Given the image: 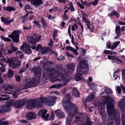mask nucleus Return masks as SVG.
<instances>
[{
    "label": "nucleus",
    "instance_id": "nucleus-1",
    "mask_svg": "<svg viewBox=\"0 0 125 125\" xmlns=\"http://www.w3.org/2000/svg\"><path fill=\"white\" fill-rule=\"evenodd\" d=\"M69 72H68L65 71L64 69L62 68H56L48 67L47 69L46 68L43 71V74L51 78L54 75H56L61 79L63 80V84H56V88L60 89L63 85H65L70 80L69 77L68 76V74L69 73Z\"/></svg>",
    "mask_w": 125,
    "mask_h": 125
},
{
    "label": "nucleus",
    "instance_id": "nucleus-2",
    "mask_svg": "<svg viewBox=\"0 0 125 125\" xmlns=\"http://www.w3.org/2000/svg\"><path fill=\"white\" fill-rule=\"evenodd\" d=\"M57 97L55 96H49L43 97L41 96L33 100L29 101L26 105V107L32 109L36 107L39 108L42 106V104L47 106H52L55 104Z\"/></svg>",
    "mask_w": 125,
    "mask_h": 125
},
{
    "label": "nucleus",
    "instance_id": "nucleus-3",
    "mask_svg": "<svg viewBox=\"0 0 125 125\" xmlns=\"http://www.w3.org/2000/svg\"><path fill=\"white\" fill-rule=\"evenodd\" d=\"M104 103L107 104L106 106L107 112L110 119L112 120L107 125H111L113 123L112 120L115 119L116 125H120V122L119 119V116L118 114V111L114 109L115 101L113 98L108 96H102Z\"/></svg>",
    "mask_w": 125,
    "mask_h": 125
},
{
    "label": "nucleus",
    "instance_id": "nucleus-4",
    "mask_svg": "<svg viewBox=\"0 0 125 125\" xmlns=\"http://www.w3.org/2000/svg\"><path fill=\"white\" fill-rule=\"evenodd\" d=\"M71 100V96L69 94H67L64 97L62 103L65 111L69 116L72 117L73 115L78 111V109L74 104L70 102Z\"/></svg>",
    "mask_w": 125,
    "mask_h": 125
},
{
    "label": "nucleus",
    "instance_id": "nucleus-5",
    "mask_svg": "<svg viewBox=\"0 0 125 125\" xmlns=\"http://www.w3.org/2000/svg\"><path fill=\"white\" fill-rule=\"evenodd\" d=\"M31 72L34 73L35 78L31 80L30 79L26 80V82H24L23 87L20 89H24L32 86H35L39 82V78L41 76V69L35 67L33 68Z\"/></svg>",
    "mask_w": 125,
    "mask_h": 125
},
{
    "label": "nucleus",
    "instance_id": "nucleus-6",
    "mask_svg": "<svg viewBox=\"0 0 125 125\" xmlns=\"http://www.w3.org/2000/svg\"><path fill=\"white\" fill-rule=\"evenodd\" d=\"M88 68V65L86 64V62L85 61H82L79 63L77 67V74L75 76V79L76 81H79L83 79L82 75L79 73L83 71H84V70L87 71Z\"/></svg>",
    "mask_w": 125,
    "mask_h": 125
},
{
    "label": "nucleus",
    "instance_id": "nucleus-7",
    "mask_svg": "<svg viewBox=\"0 0 125 125\" xmlns=\"http://www.w3.org/2000/svg\"><path fill=\"white\" fill-rule=\"evenodd\" d=\"M21 33V31L20 30H15L11 35L8 36V37L11 38L14 42L17 43L19 42V34Z\"/></svg>",
    "mask_w": 125,
    "mask_h": 125
},
{
    "label": "nucleus",
    "instance_id": "nucleus-8",
    "mask_svg": "<svg viewBox=\"0 0 125 125\" xmlns=\"http://www.w3.org/2000/svg\"><path fill=\"white\" fill-rule=\"evenodd\" d=\"M41 36L39 35L33 34L31 36L27 37L28 41L31 43L36 42L41 40Z\"/></svg>",
    "mask_w": 125,
    "mask_h": 125
},
{
    "label": "nucleus",
    "instance_id": "nucleus-9",
    "mask_svg": "<svg viewBox=\"0 0 125 125\" xmlns=\"http://www.w3.org/2000/svg\"><path fill=\"white\" fill-rule=\"evenodd\" d=\"M21 50L27 54H30L32 52L29 45L24 44L22 45L20 48Z\"/></svg>",
    "mask_w": 125,
    "mask_h": 125
},
{
    "label": "nucleus",
    "instance_id": "nucleus-10",
    "mask_svg": "<svg viewBox=\"0 0 125 125\" xmlns=\"http://www.w3.org/2000/svg\"><path fill=\"white\" fill-rule=\"evenodd\" d=\"M47 112V110L46 109H42L39 111L38 114V115L39 116H41L45 120H48L49 117V115L48 114L46 115Z\"/></svg>",
    "mask_w": 125,
    "mask_h": 125
},
{
    "label": "nucleus",
    "instance_id": "nucleus-11",
    "mask_svg": "<svg viewBox=\"0 0 125 125\" xmlns=\"http://www.w3.org/2000/svg\"><path fill=\"white\" fill-rule=\"evenodd\" d=\"M25 103V102L24 100H19L15 102L14 107L17 109L20 108L24 106Z\"/></svg>",
    "mask_w": 125,
    "mask_h": 125
},
{
    "label": "nucleus",
    "instance_id": "nucleus-12",
    "mask_svg": "<svg viewBox=\"0 0 125 125\" xmlns=\"http://www.w3.org/2000/svg\"><path fill=\"white\" fill-rule=\"evenodd\" d=\"M12 88V87L11 85H8L7 87L5 88V90L6 91L5 92V94H12L13 97L14 98H16L17 97V95L19 94V93H18L17 94V92H15L14 93L12 92H9L10 89Z\"/></svg>",
    "mask_w": 125,
    "mask_h": 125
},
{
    "label": "nucleus",
    "instance_id": "nucleus-13",
    "mask_svg": "<svg viewBox=\"0 0 125 125\" xmlns=\"http://www.w3.org/2000/svg\"><path fill=\"white\" fill-rule=\"evenodd\" d=\"M118 106L121 110L123 111L125 109V98L123 97L119 102Z\"/></svg>",
    "mask_w": 125,
    "mask_h": 125
},
{
    "label": "nucleus",
    "instance_id": "nucleus-14",
    "mask_svg": "<svg viewBox=\"0 0 125 125\" xmlns=\"http://www.w3.org/2000/svg\"><path fill=\"white\" fill-rule=\"evenodd\" d=\"M21 63L20 61L16 60H13V62L10 66L12 68H18L20 66Z\"/></svg>",
    "mask_w": 125,
    "mask_h": 125
},
{
    "label": "nucleus",
    "instance_id": "nucleus-15",
    "mask_svg": "<svg viewBox=\"0 0 125 125\" xmlns=\"http://www.w3.org/2000/svg\"><path fill=\"white\" fill-rule=\"evenodd\" d=\"M104 106L103 104H100L98 105V109L102 117L105 115V111L104 110Z\"/></svg>",
    "mask_w": 125,
    "mask_h": 125
},
{
    "label": "nucleus",
    "instance_id": "nucleus-16",
    "mask_svg": "<svg viewBox=\"0 0 125 125\" xmlns=\"http://www.w3.org/2000/svg\"><path fill=\"white\" fill-rule=\"evenodd\" d=\"M26 115V118L29 120L35 118L36 117V114L33 112H28Z\"/></svg>",
    "mask_w": 125,
    "mask_h": 125
},
{
    "label": "nucleus",
    "instance_id": "nucleus-17",
    "mask_svg": "<svg viewBox=\"0 0 125 125\" xmlns=\"http://www.w3.org/2000/svg\"><path fill=\"white\" fill-rule=\"evenodd\" d=\"M55 113L60 118H64L65 115L59 109L56 110L55 112Z\"/></svg>",
    "mask_w": 125,
    "mask_h": 125
},
{
    "label": "nucleus",
    "instance_id": "nucleus-18",
    "mask_svg": "<svg viewBox=\"0 0 125 125\" xmlns=\"http://www.w3.org/2000/svg\"><path fill=\"white\" fill-rule=\"evenodd\" d=\"M75 65L73 63H70L67 65V68L70 70L71 72H73L75 69Z\"/></svg>",
    "mask_w": 125,
    "mask_h": 125
},
{
    "label": "nucleus",
    "instance_id": "nucleus-19",
    "mask_svg": "<svg viewBox=\"0 0 125 125\" xmlns=\"http://www.w3.org/2000/svg\"><path fill=\"white\" fill-rule=\"evenodd\" d=\"M1 20L6 25H9L12 21H14L13 19L8 20L6 18L2 17L1 18Z\"/></svg>",
    "mask_w": 125,
    "mask_h": 125
},
{
    "label": "nucleus",
    "instance_id": "nucleus-20",
    "mask_svg": "<svg viewBox=\"0 0 125 125\" xmlns=\"http://www.w3.org/2000/svg\"><path fill=\"white\" fill-rule=\"evenodd\" d=\"M5 59H4L3 60H0V64L2 66L0 68V72H4L5 71L4 66L5 65L4 64V62H5Z\"/></svg>",
    "mask_w": 125,
    "mask_h": 125
},
{
    "label": "nucleus",
    "instance_id": "nucleus-21",
    "mask_svg": "<svg viewBox=\"0 0 125 125\" xmlns=\"http://www.w3.org/2000/svg\"><path fill=\"white\" fill-rule=\"evenodd\" d=\"M92 79L91 77L88 78V79L87 81V83L89 87L91 88H93L95 86V85L92 82Z\"/></svg>",
    "mask_w": 125,
    "mask_h": 125
},
{
    "label": "nucleus",
    "instance_id": "nucleus-22",
    "mask_svg": "<svg viewBox=\"0 0 125 125\" xmlns=\"http://www.w3.org/2000/svg\"><path fill=\"white\" fill-rule=\"evenodd\" d=\"M115 33L117 36L116 37L115 39L117 38L118 37L120 36L121 34V31L120 30V27L119 26L117 25L116 26L115 28Z\"/></svg>",
    "mask_w": 125,
    "mask_h": 125
},
{
    "label": "nucleus",
    "instance_id": "nucleus-23",
    "mask_svg": "<svg viewBox=\"0 0 125 125\" xmlns=\"http://www.w3.org/2000/svg\"><path fill=\"white\" fill-rule=\"evenodd\" d=\"M94 93L90 94L85 99V102L86 103L91 101L94 97Z\"/></svg>",
    "mask_w": 125,
    "mask_h": 125
},
{
    "label": "nucleus",
    "instance_id": "nucleus-24",
    "mask_svg": "<svg viewBox=\"0 0 125 125\" xmlns=\"http://www.w3.org/2000/svg\"><path fill=\"white\" fill-rule=\"evenodd\" d=\"M10 110V108L8 107L3 106L0 108V112L3 113L8 112Z\"/></svg>",
    "mask_w": 125,
    "mask_h": 125
},
{
    "label": "nucleus",
    "instance_id": "nucleus-25",
    "mask_svg": "<svg viewBox=\"0 0 125 125\" xmlns=\"http://www.w3.org/2000/svg\"><path fill=\"white\" fill-rule=\"evenodd\" d=\"M107 59L109 60H116L118 62H121L120 60L119 59L118 57L115 55L113 56L108 55L107 56Z\"/></svg>",
    "mask_w": 125,
    "mask_h": 125
},
{
    "label": "nucleus",
    "instance_id": "nucleus-26",
    "mask_svg": "<svg viewBox=\"0 0 125 125\" xmlns=\"http://www.w3.org/2000/svg\"><path fill=\"white\" fill-rule=\"evenodd\" d=\"M87 24H86L88 27V28L91 32H92L94 30V27L93 23H90L89 22Z\"/></svg>",
    "mask_w": 125,
    "mask_h": 125
},
{
    "label": "nucleus",
    "instance_id": "nucleus-27",
    "mask_svg": "<svg viewBox=\"0 0 125 125\" xmlns=\"http://www.w3.org/2000/svg\"><path fill=\"white\" fill-rule=\"evenodd\" d=\"M72 94L75 97H78L80 96L78 92V90L75 88L73 89Z\"/></svg>",
    "mask_w": 125,
    "mask_h": 125
},
{
    "label": "nucleus",
    "instance_id": "nucleus-28",
    "mask_svg": "<svg viewBox=\"0 0 125 125\" xmlns=\"http://www.w3.org/2000/svg\"><path fill=\"white\" fill-rule=\"evenodd\" d=\"M49 50V49L47 47H42L41 49V52L42 54H45L47 53Z\"/></svg>",
    "mask_w": 125,
    "mask_h": 125
},
{
    "label": "nucleus",
    "instance_id": "nucleus-29",
    "mask_svg": "<svg viewBox=\"0 0 125 125\" xmlns=\"http://www.w3.org/2000/svg\"><path fill=\"white\" fill-rule=\"evenodd\" d=\"M16 102L13 99H11L9 100L7 104L9 106H12L14 105H15Z\"/></svg>",
    "mask_w": 125,
    "mask_h": 125
},
{
    "label": "nucleus",
    "instance_id": "nucleus-30",
    "mask_svg": "<svg viewBox=\"0 0 125 125\" xmlns=\"http://www.w3.org/2000/svg\"><path fill=\"white\" fill-rule=\"evenodd\" d=\"M8 73V77L10 78L13 76L14 73L12 70L10 69L9 70Z\"/></svg>",
    "mask_w": 125,
    "mask_h": 125
},
{
    "label": "nucleus",
    "instance_id": "nucleus-31",
    "mask_svg": "<svg viewBox=\"0 0 125 125\" xmlns=\"http://www.w3.org/2000/svg\"><path fill=\"white\" fill-rule=\"evenodd\" d=\"M110 15L111 17H112L113 15H114L118 18H119V15L118 14L117 11H114L112 12L110 14Z\"/></svg>",
    "mask_w": 125,
    "mask_h": 125
},
{
    "label": "nucleus",
    "instance_id": "nucleus-32",
    "mask_svg": "<svg viewBox=\"0 0 125 125\" xmlns=\"http://www.w3.org/2000/svg\"><path fill=\"white\" fill-rule=\"evenodd\" d=\"M4 119H0V125H8V122L6 121H4Z\"/></svg>",
    "mask_w": 125,
    "mask_h": 125
},
{
    "label": "nucleus",
    "instance_id": "nucleus-33",
    "mask_svg": "<svg viewBox=\"0 0 125 125\" xmlns=\"http://www.w3.org/2000/svg\"><path fill=\"white\" fill-rule=\"evenodd\" d=\"M104 90L107 94H112V91L109 88L107 87H105Z\"/></svg>",
    "mask_w": 125,
    "mask_h": 125
},
{
    "label": "nucleus",
    "instance_id": "nucleus-34",
    "mask_svg": "<svg viewBox=\"0 0 125 125\" xmlns=\"http://www.w3.org/2000/svg\"><path fill=\"white\" fill-rule=\"evenodd\" d=\"M13 61L12 59L9 57H7L5 60L6 62L9 63L10 65L12 63Z\"/></svg>",
    "mask_w": 125,
    "mask_h": 125
},
{
    "label": "nucleus",
    "instance_id": "nucleus-35",
    "mask_svg": "<svg viewBox=\"0 0 125 125\" xmlns=\"http://www.w3.org/2000/svg\"><path fill=\"white\" fill-rule=\"evenodd\" d=\"M120 43V42L119 41L114 42L111 48V50H113L115 49L119 44Z\"/></svg>",
    "mask_w": 125,
    "mask_h": 125
},
{
    "label": "nucleus",
    "instance_id": "nucleus-36",
    "mask_svg": "<svg viewBox=\"0 0 125 125\" xmlns=\"http://www.w3.org/2000/svg\"><path fill=\"white\" fill-rule=\"evenodd\" d=\"M1 38L2 39L5 41L10 42L11 41L9 38L5 37L3 36H1Z\"/></svg>",
    "mask_w": 125,
    "mask_h": 125
},
{
    "label": "nucleus",
    "instance_id": "nucleus-37",
    "mask_svg": "<svg viewBox=\"0 0 125 125\" xmlns=\"http://www.w3.org/2000/svg\"><path fill=\"white\" fill-rule=\"evenodd\" d=\"M6 50L4 49L3 48L0 49V58L2 57V53H5Z\"/></svg>",
    "mask_w": 125,
    "mask_h": 125
},
{
    "label": "nucleus",
    "instance_id": "nucleus-38",
    "mask_svg": "<svg viewBox=\"0 0 125 125\" xmlns=\"http://www.w3.org/2000/svg\"><path fill=\"white\" fill-rule=\"evenodd\" d=\"M50 94H54L58 96H60L61 95V94L60 92L56 91H53L50 93Z\"/></svg>",
    "mask_w": 125,
    "mask_h": 125
},
{
    "label": "nucleus",
    "instance_id": "nucleus-39",
    "mask_svg": "<svg viewBox=\"0 0 125 125\" xmlns=\"http://www.w3.org/2000/svg\"><path fill=\"white\" fill-rule=\"evenodd\" d=\"M87 16H83L82 17L83 21V22H85L86 24H87L88 23V22H89V21L86 18V17H87Z\"/></svg>",
    "mask_w": 125,
    "mask_h": 125
},
{
    "label": "nucleus",
    "instance_id": "nucleus-40",
    "mask_svg": "<svg viewBox=\"0 0 125 125\" xmlns=\"http://www.w3.org/2000/svg\"><path fill=\"white\" fill-rule=\"evenodd\" d=\"M6 10H7L9 11H11L15 10V9L14 8L9 7H7Z\"/></svg>",
    "mask_w": 125,
    "mask_h": 125
},
{
    "label": "nucleus",
    "instance_id": "nucleus-41",
    "mask_svg": "<svg viewBox=\"0 0 125 125\" xmlns=\"http://www.w3.org/2000/svg\"><path fill=\"white\" fill-rule=\"evenodd\" d=\"M99 2L98 0H94V1L92 2L91 4L94 6L96 5Z\"/></svg>",
    "mask_w": 125,
    "mask_h": 125
},
{
    "label": "nucleus",
    "instance_id": "nucleus-42",
    "mask_svg": "<svg viewBox=\"0 0 125 125\" xmlns=\"http://www.w3.org/2000/svg\"><path fill=\"white\" fill-rule=\"evenodd\" d=\"M116 91V93L118 94H119L121 92V89L120 87L119 86H117Z\"/></svg>",
    "mask_w": 125,
    "mask_h": 125
},
{
    "label": "nucleus",
    "instance_id": "nucleus-43",
    "mask_svg": "<svg viewBox=\"0 0 125 125\" xmlns=\"http://www.w3.org/2000/svg\"><path fill=\"white\" fill-rule=\"evenodd\" d=\"M66 55L68 57H71L73 58H74V56L72 54H70L69 52L68 51H66L65 52Z\"/></svg>",
    "mask_w": 125,
    "mask_h": 125
},
{
    "label": "nucleus",
    "instance_id": "nucleus-44",
    "mask_svg": "<svg viewBox=\"0 0 125 125\" xmlns=\"http://www.w3.org/2000/svg\"><path fill=\"white\" fill-rule=\"evenodd\" d=\"M77 28V26L76 24H74V25L72 26V29L73 31H74Z\"/></svg>",
    "mask_w": 125,
    "mask_h": 125
},
{
    "label": "nucleus",
    "instance_id": "nucleus-45",
    "mask_svg": "<svg viewBox=\"0 0 125 125\" xmlns=\"http://www.w3.org/2000/svg\"><path fill=\"white\" fill-rule=\"evenodd\" d=\"M41 45L40 44H38L37 46L36 47V50H38L40 49V51H41V49L42 48Z\"/></svg>",
    "mask_w": 125,
    "mask_h": 125
},
{
    "label": "nucleus",
    "instance_id": "nucleus-46",
    "mask_svg": "<svg viewBox=\"0 0 125 125\" xmlns=\"http://www.w3.org/2000/svg\"><path fill=\"white\" fill-rule=\"evenodd\" d=\"M73 48L70 46H68L66 47V50L72 51L73 50Z\"/></svg>",
    "mask_w": 125,
    "mask_h": 125
},
{
    "label": "nucleus",
    "instance_id": "nucleus-47",
    "mask_svg": "<svg viewBox=\"0 0 125 125\" xmlns=\"http://www.w3.org/2000/svg\"><path fill=\"white\" fill-rule=\"evenodd\" d=\"M34 23L35 25L37 26V27H40V25L39 23V22H40V21H34L33 22Z\"/></svg>",
    "mask_w": 125,
    "mask_h": 125
},
{
    "label": "nucleus",
    "instance_id": "nucleus-48",
    "mask_svg": "<svg viewBox=\"0 0 125 125\" xmlns=\"http://www.w3.org/2000/svg\"><path fill=\"white\" fill-rule=\"evenodd\" d=\"M76 3L78 5L79 7L82 9H84V6L83 5H82L80 3L78 2H77Z\"/></svg>",
    "mask_w": 125,
    "mask_h": 125
},
{
    "label": "nucleus",
    "instance_id": "nucleus-49",
    "mask_svg": "<svg viewBox=\"0 0 125 125\" xmlns=\"http://www.w3.org/2000/svg\"><path fill=\"white\" fill-rule=\"evenodd\" d=\"M58 32L57 30H55L53 32V38L54 39L56 37V35Z\"/></svg>",
    "mask_w": 125,
    "mask_h": 125
},
{
    "label": "nucleus",
    "instance_id": "nucleus-50",
    "mask_svg": "<svg viewBox=\"0 0 125 125\" xmlns=\"http://www.w3.org/2000/svg\"><path fill=\"white\" fill-rule=\"evenodd\" d=\"M106 46L108 48H110L111 49V43L109 42H108L106 43Z\"/></svg>",
    "mask_w": 125,
    "mask_h": 125
},
{
    "label": "nucleus",
    "instance_id": "nucleus-51",
    "mask_svg": "<svg viewBox=\"0 0 125 125\" xmlns=\"http://www.w3.org/2000/svg\"><path fill=\"white\" fill-rule=\"evenodd\" d=\"M26 70V69L24 68H21L19 72V73H21L24 72Z\"/></svg>",
    "mask_w": 125,
    "mask_h": 125
},
{
    "label": "nucleus",
    "instance_id": "nucleus-52",
    "mask_svg": "<svg viewBox=\"0 0 125 125\" xmlns=\"http://www.w3.org/2000/svg\"><path fill=\"white\" fill-rule=\"evenodd\" d=\"M11 49L12 52H14L17 50L18 49L15 46H13Z\"/></svg>",
    "mask_w": 125,
    "mask_h": 125
},
{
    "label": "nucleus",
    "instance_id": "nucleus-53",
    "mask_svg": "<svg viewBox=\"0 0 125 125\" xmlns=\"http://www.w3.org/2000/svg\"><path fill=\"white\" fill-rule=\"evenodd\" d=\"M72 51L75 55H78V52L77 51L74 49V48H73V50Z\"/></svg>",
    "mask_w": 125,
    "mask_h": 125
},
{
    "label": "nucleus",
    "instance_id": "nucleus-54",
    "mask_svg": "<svg viewBox=\"0 0 125 125\" xmlns=\"http://www.w3.org/2000/svg\"><path fill=\"white\" fill-rule=\"evenodd\" d=\"M54 118V115L53 114V113H52V114L50 118V119L52 120H53Z\"/></svg>",
    "mask_w": 125,
    "mask_h": 125
},
{
    "label": "nucleus",
    "instance_id": "nucleus-55",
    "mask_svg": "<svg viewBox=\"0 0 125 125\" xmlns=\"http://www.w3.org/2000/svg\"><path fill=\"white\" fill-rule=\"evenodd\" d=\"M1 75V73H0V83H3L4 81L2 79Z\"/></svg>",
    "mask_w": 125,
    "mask_h": 125
},
{
    "label": "nucleus",
    "instance_id": "nucleus-56",
    "mask_svg": "<svg viewBox=\"0 0 125 125\" xmlns=\"http://www.w3.org/2000/svg\"><path fill=\"white\" fill-rule=\"evenodd\" d=\"M21 19H22V23H24L25 22L26 20V18H24L23 17H21Z\"/></svg>",
    "mask_w": 125,
    "mask_h": 125
},
{
    "label": "nucleus",
    "instance_id": "nucleus-57",
    "mask_svg": "<svg viewBox=\"0 0 125 125\" xmlns=\"http://www.w3.org/2000/svg\"><path fill=\"white\" fill-rule=\"evenodd\" d=\"M118 24L121 25H125V22H122L121 21H119L118 22Z\"/></svg>",
    "mask_w": 125,
    "mask_h": 125
},
{
    "label": "nucleus",
    "instance_id": "nucleus-58",
    "mask_svg": "<svg viewBox=\"0 0 125 125\" xmlns=\"http://www.w3.org/2000/svg\"><path fill=\"white\" fill-rule=\"evenodd\" d=\"M67 91V89L66 88H64L63 90H62V93L63 94H64Z\"/></svg>",
    "mask_w": 125,
    "mask_h": 125
},
{
    "label": "nucleus",
    "instance_id": "nucleus-59",
    "mask_svg": "<svg viewBox=\"0 0 125 125\" xmlns=\"http://www.w3.org/2000/svg\"><path fill=\"white\" fill-rule=\"evenodd\" d=\"M48 45L50 46H52V40L51 39H50V43H49L48 44Z\"/></svg>",
    "mask_w": 125,
    "mask_h": 125
},
{
    "label": "nucleus",
    "instance_id": "nucleus-60",
    "mask_svg": "<svg viewBox=\"0 0 125 125\" xmlns=\"http://www.w3.org/2000/svg\"><path fill=\"white\" fill-rule=\"evenodd\" d=\"M16 80L18 82L20 81V77L19 76H18L16 77Z\"/></svg>",
    "mask_w": 125,
    "mask_h": 125
},
{
    "label": "nucleus",
    "instance_id": "nucleus-61",
    "mask_svg": "<svg viewBox=\"0 0 125 125\" xmlns=\"http://www.w3.org/2000/svg\"><path fill=\"white\" fill-rule=\"evenodd\" d=\"M25 8V9H31V8L30 6L28 5H26Z\"/></svg>",
    "mask_w": 125,
    "mask_h": 125
},
{
    "label": "nucleus",
    "instance_id": "nucleus-62",
    "mask_svg": "<svg viewBox=\"0 0 125 125\" xmlns=\"http://www.w3.org/2000/svg\"><path fill=\"white\" fill-rule=\"evenodd\" d=\"M42 24L43 27H45L46 26V24L45 23V21L43 20H42Z\"/></svg>",
    "mask_w": 125,
    "mask_h": 125
},
{
    "label": "nucleus",
    "instance_id": "nucleus-63",
    "mask_svg": "<svg viewBox=\"0 0 125 125\" xmlns=\"http://www.w3.org/2000/svg\"><path fill=\"white\" fill-rule=\"evenodd\" d=\"M65 24V23L64 22H62L61 24H60V26L61 27H62V28H63L64 26V25Z\"/></svg>",
    "mask_w": 125,
    "mask_h": 125
},
{
    "label": "nucleus",
    "instance_id": "nucleus-64",
    "mask_svg": "<svg viewBox=\"0 0 125 125\" xmlns=\"http://www.w3.org/2000/svg\"><path fill=\"white\" fill-rule=\"evenodd\" d=\"M81 14L83 16H87V15H86L85 13L83 11H81Z\"/></svg>",
    "mask_w": 125,
    "mask_h": 125
}]
</instances>
